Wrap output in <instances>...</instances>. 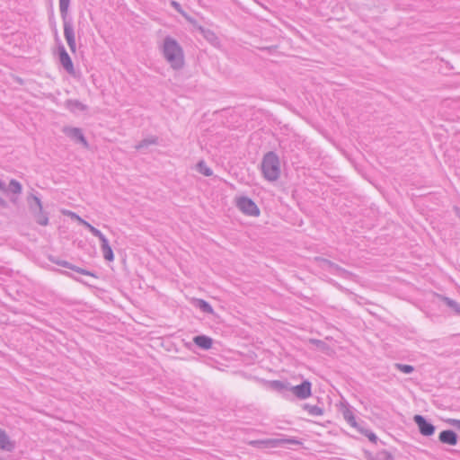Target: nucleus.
<instances>
[{"label": "nucleus", "instance_id": "f03ea898", "mask_svg": "<svg viewBox=\"0 0 460 460\" xmlns=\"http://www.w3.org/2000/svg\"><path fill=\"white\" fill-rule=\"evenodd\" d=\"M261 170L263 177L269 181H275L280 176V161L279 155L273 152H267L261 160Z\"/></svg>", "mask_w": 460, "mask_h": 460}, {"label": "nucleus", "instance_id": "7c9ffc66", "mask_svg": "<svg viewBox=\"0 0 460 460\" xmlns=\"http://www.w3.org/2000/svg\"><path fill=\"white\" fill-rule=\"evenodd\" d=\"M171 5L174 8L175 11H177L179 13H181L182 16H184L188 21H191L190 18L182 10L180 3L176 2V1H172Z\"/></svg>", "mask_w": 460, "mask_h": 460}, {"label": "nucleus", "instance_id": "bb28decb", "mask_svg": "<svg viewBox=\"0 0 460 460\" xmlns=\"http://www.w3.org/2000/svg\"><path fill=\"white\" fill-rule=\"evenodd\" d=\"M358 430L365 435L371 442L373 443H376L377 440H378V438L376 437V435L371 431L370 429H365L361 426H359V428L358 429Z\"/></svg>", "mask_w": 460, "mask_h": 460}, {"label": "nucleus", "instance_id": "0eeeda50", "mask_svg": "<svg viewBox=\"0 0 460 460\" xmlns=\"http://www.w3.org/2000/svg\"><path fill=\"white\" fill-rule=\"evenodd\" d=\"M237 208L245 215L258 217L260 209L256 203L248 197H240L236 200Z\"/></svg>", "mask_w": 460, "mask_h": 460}, {"label": "nucleus", "instance_id": "a211bd4d", "mask_svg": "<svg viewBox=\"0 0 460 460\" xmlns=\"http://www.w3.org/2000/svg\"><path fill=\"white\" fill-rule=\"evenodd\" d=\"M342 416L344 420L353 428L357 429L359 428V424L356 421V418L354 416L353 411H351L349 406H344L341 410Z\"/></svg>", "mask_w": 460, "mask_h": 460}, {"label": "nucleus", "instance_id": "dca6fc26", "mask_svg": "<svg viewBox=\"0 0 460 460\" xmlns=\"http://www.w3.org/2000/svg\"><path fill=\"white\" fill-rule=\"evenodd\" d=\"M31 211L33 214L34 219L37 224L40 226H47L49 224V217L46 213L43 212L42 208L36 211L34 206L31 204Z\"/></svg>", "mask_w": 460, "mask_h": 460}, {"label": "nucleus", "instance_id": "473e14b6", "mask_svg": "<svg viewBox=\"0 0 460 460\" xmlns=\"http://www.w3.org/2000/svg\"><path fill=\"white\" fill-rule=\"evenodd\" d=\"M0 208H8L7 201L4 200L1 196H0Z\"/></svg>", "mask_w": 460, "mask_h": 460}, {"label": "nucleus", "instance_id": "6e6552de", "mask_svg": "<svg viewBox=\"0 0 460 460\" xmlns=\"http://www.w3.org/2000/svg\"><path fill=\"white\" fill-rule=\"evenodd\" d=\"M413 421L417 425L419 432L424 437H430L436 431V427L422 415H414Z\"/></svg>", "mask_w": 460, "mask_h": 460}, {"label": "nucleus", "instance_id": "f3484780", "mask_svg": "<svg viewBox=\"0 0 460 460\" xmlns=\"http://www.w3.org/2000/svg\"><path fill=\"white\" fill-rule=\"evenodd\" d=\"M51 261L54 262L57 265H59L61 267L69 269V270H73L75 273H78V274H81V275H86V269H84V268L73 265L72 263H70V262H68L66 261H63V260H51Z\"/></svg>", "mask_w": 460, "mask_h": 460}, {"label": "nucleus", "instance_id": "9d476101", "mask_svg": "<svg viewBox=\"0 0 460 460\" xmlns=\"http://www.w3.org/2000/svg\"><path fill=\"white\" fill-rule=\"evenodd\" d=\"M312 384L308 380H304L300 385L292 386L289 385V392L300 400L306 399L312 394Z\"/></svg>", "mask_w": 460, "mask_h": 460}, {"label": "nucleus", "instance_id": "2f4dec72", "mask_svg": "<svg viewBox=\"0 0 460 460\" xmlns=\"http://www.w3.org/2000/svg\"><path fill=\"white\" fill-rule=\"evenodd\" d=\"M448 422L460 430V420L449 419Z\"/></svg>", "mask_w": 460, "mask_h": 460}, {"label": "nucleus", "instance_id": "aec40b11", "mask_svg": "<svg viewBox=\"0 0 460 460\" xmlns=\"http://www.w3.org/2000/svg\"><path fill=\"white\" fill-rule=\"evenodd\" d=\"M66 107L72 112L83 111L85 110V105L77 100H67Z\"/></svg>", "mask_w": 460, "mask_h": 460}, {"label": "nucleus", "instance_id": "e433bc0d", "mask_svg": "<svg viewBox=\"0 0 460 460\" xmlns=\"http://www.w3.org/2000/svg\"><path fill=\"white\" fill-rule=\"evenodd\" d=\"M61 273H64V274H66L67 276H70L77 280H79L74 274L72 273H68V272H66V271H60Z\"/></svg>", "mask_w": 460, "mask_h": 460}, {"label": "nucleus", "instance_id": "f8f14e48", "mask_svg": "<svg viewBox=\"0 0 460 460\" xmlns=\"http://www.w3.org/2000/svg\"><path fill=\"white\" fill-rule=\"evenodd\" d=\"M438 440L442 444L456 446L458 442V435L453 429H445L439 433Z\"/></svg>", "mask_w": 460, "mask_h": 460}, {"label": "nucleus", "instance_id": "f257e3e1", "mask_svg": "<svg viewBox=\"0 0 460 460\" xmlns=\"http://www.w3.org/2000/svg\"><path fill=\"white\" fill-rule=\"evenodd\" d=\"M163 54L173 69L178 70L183 66V51L180 44L174 39L168 36L164 40Z\"/></svg>", "mask_w": 460, "mask_h": 460}, {"label": "nucleus", "instance_id": "5701e85b", "mask_svg": "<svg viewBox=\"0 0 460 460\" xmlns=\"http://www.w3.org/2000/svg\"><path fill=\"white\" fill-rule=\"evenodd\" d=\"M22 184L15 179H12L9 182V185L6 186V192H12L13 194H20L22 193Z\"/></svg>", "mask_w": 460, "mask_h": 460}, {"label": "nucleus", "instance_id": "58836bf2", "mask_svg": "<svg viewBox=\"0 0 460 460\" xmlns=\"http://www.w3.org/2000/svg\"><path fill=\"white\" fill-rule=\"evenodd\" d=\"M81 32L83 33V30H81L80 28H78L77 33H78V38H79V40L81 39Z\"/></svg>", "mask_w": 460, "mask_h": 460}, {"label": "nucleus", "instance_id": "c756f323", "mask_svg": "<svg viewBox=\"0 0 460 460\" xmlns=\"http://www.w3.org/2000/svg\"><path fill=\"white\" fill-rule=\"evenodd\" d=\"M28 201H29L30 206H31V204H32L34 206V208H36V211L38 209L40 210L42 208V204H41L40 199L39 197L31 195V197H29Z\"/></svg>", "mask_w": 460, "mask_h": 460}, {"label": "nucleus", "instance_id": "cd10ccee", "mask_svg": "<svg viewBox=\"0 0 460 460\" xmlns=\"http://www.w3.org/2000/svg\"><path fill=\"white\" fill-rule=\"evenodd\" d=\"M394 367L395 369H397L404 374H411L414 371V367L411 365L394 363Z\"/></svg>", "mask_w": 460, "mask_h": 460}, {"label": "nucleus", "instance_id": "423d86ee", "mask_svg": "<svg viewBox=\"0 0 460 460\" xmlns=\"http://www.w3.org/2000/svg\"><path fill=\"white\" fill-rule=\"evenodd\" d=\"M316 261L320 262L323 269L328 270L331 273L336 276L344 279H350L353 276V274L350 271L341 268V266L328 259L317 257Z\"/></svg>", "mask_w": 460, "mask_h": 460}, {"label": "nucleus", "instance_id": "2eb2a0df", "mask_svg": "<svg viewBox=\"0 0 460 460\" xmlns=\"http://www.w3.org/2000/svg\"><path fill=\"white\" fill-rule=\"evenodd\" d=\"M193 342L202 349H209L212 347L213 340L207 335H197L193 338Z\"/></svg>", "mask_w": 460, "mask_h": 460}, {"label": "nucleus", "instance_id": "ea45409f", "mask_svg": "<svg viewBox=\"0 0 460 460\" xmlns=\"http://www.w3.org/2000/svg\"><path fill=\"white\" fill-rule=\"evenodd\" d=\"M87 275H88V276H89V275L93 276V274H92L90 271H88V272H87Z\"/></svg>", "mask_w": 460, "mask_h": 460}, {"label": "nucleus", "instance_id": "39448f33", "mask_svg": "<svg viewBox=\"0 0 460 460\" xmlns=\"http://www.w3.org/2000/svg\"><path fill=\"white\" fill-rule=\"evenodd\" d=\"M290 443V444H300V442L295 438L291 439H279V438H267V439H257V440H249L247 444L257 447V448H270L276 447L280 445Z\"/></svg>", "mask_w": 460, "mask_h": 460}, {"label": "nucleus", "instance_id": "c85d7f7f", "mask_svg": "<svg viewBox=\"0 0 460 460\" xmlns=\"http://www.w3.org/2000/svg\"><path fill=\"white\" fill-rule=\"evenodd\" d=\"M198 170L200 173H202L205 176H211L213 174V171L207 166L206 163L204 161H199L198 163Z\"/></svg>", "mask_w": 460, "mask_h": 460}, {"label": "nucleus", "instance_id": "ddd939ff", "mask_svg": "<svg viewBox=\"0 0 460 460\" xmlns=\"http://www.w3.org/2000/svg\"><path fill=\"white\" fill-rule=\"evenodd\" d=\"M15 448V442L11 440L5 430L0 428V449L12 452Z\"/></svg>", "mask_w": 460, "mask_h": 460}, {"label": "nucleus", "instance_id": "7ed1b4c3", "mask_svg": "<svg viewBox=\"0 0 460 460\" xmlns=\"http://www.w3.org/2000/svg\"><path fill=\"white\" fill-rule=\"evenodd\" d=\"M70 0H59V10L64 24V36L72 52L75 51L76 43L72 18L68 15Z\"/></svg>", "mask_w": 460, "mask_h": 460}, {"label": "nucleus", "instance_id": "4be33fe9", "mask_svg": "<svg viewBox=\"0 0 460 460\" xmlns=\"http://www.w3.org/2000/svg\"><path fill=\"white\" fill-rule=\"evenodd\" d=\"M195 305L203 313L208 314H214V309L211 305L204 299H197L195 301Z\"/></svg>", "mask_w": 460, "mask_h": 460}, {"label": "nucleus", "instance_id": "4c0bfd02", "mask_svg": "<svg viewBox=\"0 0 460 460\" xmlns=\"http://www.w3.org/2000/svg\"><path fill=\"white\" fill-rule=\"evenodd\" d=\"M10 200H11V202H13V203H16V201H17V197H12V198L10 199Z\"/></svg>", "mask_w": 460, "mask_h": 460}, {"label": "nucleus", "instance_id": "412c9836", "mask_svg": "<svg viewBox=\"0 0 460 460\" xmlns=\"http://www.w3.org/2000/svg\"><path fill=\"white\" fill-rule=\"evenodd\" d=\"M438 297L456 314L460 315V304L458 302L442 295H439Z\"/></svg>", "mask_w": 460, "mask_h": 460}, {"label": "nucleus", "instance_id": "4468645a", "mask_svg": "<svg viewBox=\"0 0 460 460\" xmlns=\"http://www.w3.org/2000/svg\"><path fill=\"white\" fill-rule=\"evenodd\" d=\"M365 456L367 460H394V456L387 450H381L376 454L369 451H365Z\"/></svg>", "mask_w": 460, "mask_h": 460}, {"label": "nucleus", "instance_id": "6ab92c4d", "mask_svg": "<svg viewBox=\"0 0 460 460\" xmlns=\"http://www.w3.org/2000/svg\"><path fill=\"white\" fill-rule=\"evenodd\" d=\"M289 385H290V383H288L287 381H281V380H273V381H270V386L271 389H273L279 393H281V394L289 392Z\"/></svg>", "mask_w": 460, "mask_h": 460}, {"label": "nucleus", "instance_id": "a878e982", "mask_svg": "<svg viewBox=\"0 0 460 460\" xmlns=\"http://www.w3.org/2000/svg\"><path fill=\"white\" fill-rule=\"evenodd\" d=\"M200 31L204 36V38L211 42L212 44H215L216 42H217L218 39L217 37V35L210 30H206V29H203L200 27Z\"/></svg>", "mask_w": 460, "mask_h": 460}, {"label": "nucleus", "instance_id": "9b49d317", "mask_svg": "<svg viewBox=\"0 0 460 460\" xmlns=\"http://www.w3.org/2000/svg\"><path fill=\"white\" fill-rule=\"evenodd\" d=\"M64 134L74 140L76 143H82L86 146V138L79 128H72V127H64L63 128Z\"/></svg>", "mask_w": 460, "mask_h": 460}, {"label": "nucleus", "instance_id": "1a4fd4ad", "mask_svg": "<svg viewBox=\"0 0 460 460\" xmlns=\"http://www.w3.org/2000/svg\"><path fill=\"white\" fill-rule=\"evenodd\" d=\"M55 35L57 41H58L59 43L58 49L59 62L67 73L74 74L75 71L72 59L69 57L67 51L66 50L64 45L60 42L57 30L55 31Z\"/></svg>", "mask_w": 460, "mask_h": 460}, {"label": "nucleus", "instance_id": "f704fd0d", "mask_svg": "<svg viewBox=\"0 0 460 460\" xmlns=\"http://www.w3.org/2000/svg\"><path fill=\"white\" fill-rule=\"evenodd\" d=\"M0 190L3 192L6 191V184L3 181L0 180Z\"/></svg>", "mask_w": 460, "mask_h": 460}, {"label": "nucleus", "instance_id": "72a5a7b5", "mask_svg": "<svg viewBox=\"0 0 460 460\" xmlns=\"http://www.w3.org/2000/svg\"><path fill=\"white\" fill-rule=\"evenodd\" d=\"M70 214H71V216H72L73 217H75V218H76L77 220H79L82 224L86 225V221H85V220H84L83 218H81L80 217H78L77 215H75V213H73V212H71Z\"/></svg>", "mask_w": 460, "mask_h": 460}, {"label": "nucleus", "instance_id": "c9c22d12", "mask_svg": "<svg viewBox=\"0 0 460 460\" xmlns=\"http://www.w3.org/2000/svg\"><path fill=\"white\" fill-rule=\"evenodd\" d=\"M311 342L314 343V344H316V345H323L324 342L320 341V340H311Z\"/></svg>", "mask_w": 460, "mask_h": 460}, {"label": "nucleus", "instance_id": "20e7f679", "mask_svg": "<svg viewBox=\"0 0 460 460\" xmlns=\"http://www.w3.org/2000/svg\"><path fill=\"white\" fill-rule=\"evenodd\" d=\"M88 231L91 232L92 234L98 237L101 243V250L102 252L103 258L107 261H113L114 260V253L109 243L108 239L105 237V235L96 227L93 226L88 223Z\"/></svg>", "mask_w": 460, "mask_h": 460}, {"label": "nucleus", "instance_id": "393cba45", "mask_svg": "<svg viewBox=\"0 0 460 460\" xmlns=\"http://www.w3.org/2000/svg\"><path fill=\"white\" fill-rule=\"evenodd\" d=\"M158 142V138L156 137H151L148 138L142 139L137 146L136 148L137 150H141L144 148H147L151 145H156Z\"/></svg>", "mask_w": 460, "mask_h": 460}, {"label": "nucleus", "instance_id": "b1692460", "mask_svg": "<svg viewBox=\"0 0 460 460\" xmlns=\"http://www.w3.org/2000/svg\"><path fill=\"white\" fill-rule=\"evenodd\" d=\"M303 409L305 410L311 416H321L323 413V408L317 405H311L309 403H305L303 405Z\"/></svg>", "mask_w": 460, "mask_h": 460}]
</instances>
